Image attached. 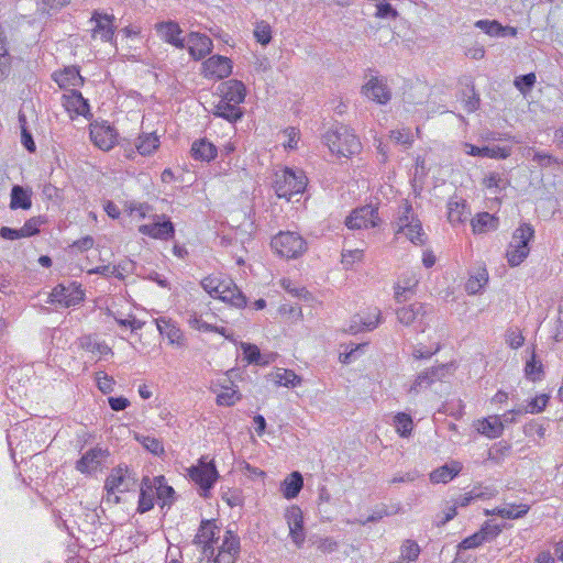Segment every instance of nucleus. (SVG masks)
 <instances>
[{
  "label": "nucleus",
  "instance_id": "f257e3e1",
  "mask_svg": "<svg viewBox=\"0 0 563 563\" xmlns=\"http://www.w3.org/2000/svg\"><path fill=\"white\" fill-rule=\"evenodd\" d=\"M330 152L338 156L350 157L360 153L362 144L354 131L347 125L338 124L329 129L322 136Z\"/></svg>",
  "mask_w": 563,
  "mask_h": 563
},
{
  "label": "nucleus",
  "instance_id": "f03ea898",
  "mask_svg": "<svg viewBox=\"0 0 563 563\" xmlns=\"http://www.w3.org/2000/svg\"><path fill=\"white\" fill-rule=\"evenodd\" d=\"M307 186V177L300 169L285 167L275 173L274 189L279 198L290 200L291 196L301 194Z\"/></svg>",
  "mask_w": 563,
  "mask_h": 563
},
{
  "label": "nucleus",
  "instance_id": "7ed1b4c3",
  "mask_svg": "<svg viewBox=\"0 0 563 563\" xmlns=\"http://www.w3.org/2000/svg\"><path fill=\"white\" fill-rule=\"evenodd\" d=\"M534 236V229L529 223H522L517 228L507 250V262L511 267L520 265L529 255V242Z\"/></svg>",
  "mask_w": 563,
  "mask_h": 563
},
{
  "label": "nucleus",
  "instance_id": "20e7f679",
  "mask_svg": "<svg viewBox=\"0 0 563 563\" xmlns=\"http://www.w3.org/2000/svg\"><path fill=\"white\" fill-rule=\"evenodd\" d=\"M274 252L283 258L294 260L307 251V242L296 232L282 231L271 242Z\"/></svg>",
  "mask_w": 563,
  "mask_h": 563
},
{
  "label": "nucleus",
  "instance_id": "39448f33",
  "mask_svg": "<svg viewBox=\"0 0 563 563\" xmlns=\"http://www.w3.org/2000/svg\"><path fill=\"white\" fill-rule=\"evenodd\" d=\"M188 475L199 486L200 496L203 498L209 497L210 490L219 478L214 462L205 455L198 460L197 465L188 468Z\"/></svg>",
  "mask_w": 563,
  "mask_h": 563
},
{
  "label": "nucleus",
  "instance_id": "423d86ee",
  "mask_svg": "<svg viewBox=\"0 0 563 563\" xmlns=\"http://www.w3.org/2000/svg\"><path fill=\"white\" fill-rule=\"evenodd\" d=\"M396 236L405 235L415 245H423L427 235L423 232L421 221L415 216L412 207L405 202L402 214L398 217L396 222Z\"/></svg>",
  "mask_w": 563,
  "mask_h": 563
},
{
  "label": "nucleus",
  "instance_id": "0eeeda50",
  "mask_svg": "<svg viewBox=\"0 0 563 563\" xmlns=\"http://www.w3.org/2000/svg\"><path fill=\"white\" fill-rule=\"evenodd\" d=\"M361 93L368 100L385 106L391 100V89L387 79L368 69L365 76V82L361 87Z\"/></svg>",
  "mask_w": 563,
  "mask_h": 563
},
{
  "label": "nucleus",
  "instance_id": "6e6552de",
  "mask_svg": "<svg viewBox=\"0 0 563 563\" xmlns=\"http://www.w3.org/2000/svg\"><path fill=\"white\" fill-rule=\"evenodd\" d=\"M153 222L139 227V232L152 239L168 241L175 235V228L165 214H154Z\"/></svg>",
  "mask_w": 563,
  "mask_h": 563
},
{
  "label": "nucleus",
  "instance_id": "1a4fd4ad",
  "mask_svg": "<svg viewBox=\"0 0 563 563\" xmlns=\"http://www.w3.org/2000/svg\"><path fill=\"white\" fill-rule=\"evenodd\" d=\"M378 209L366 205L355 209L345 220V225L351 230L368 229L378 225Z\"/></svg>",
  "mask_w": 563,
  "mask_h": 563
},
{
  "label": "nucleus",
  "instance_id": "9d476101",
  "mask_svg": "<svg viewBox=\"0 0 563 563\" xmlns=\"http://www.w3.org/2000/svg\"><path fill=\"white\" fill-rule=\"evenodd\" d=\"M220 528L212 520H202L195 536L194 543L201 548L203 556L210 559L214 556L213 543L218 539Z\"/></svg>",
  "mask_w": 563,
  "mask_h": 563
},
{
  "label": "nucleus",
  "instance_id": "9b49d317",
  "mask_svg": "<svg viewBox=\"0 0 563 563\" xmlns=\"http://www.w3.org/2000/svg\"><path fill=\"white\" fill-rule=\"evenodd\" d=\"M448 368V364H441L420 372L410 385L408 393L418 395L421 391L428 389L435 382L441 380L445 376Z\"/></svg>",
  "mask_w": 563,
  "mask_h": 563
},
{
  "label": "nucleus",
  "instance_id": "f8f14e48",
  "mask_svg": "<svg viewBox=\"0 0 563 563\" xmlns=\"http://www.w3.org/2000/svg\"><path fill=\"white\" fill-rule=\"evenodd\" d=\"M232 73V62L230 58L213 55L202 63L201 74L205 78L220 80L227 78Z\"/></svg>",
  "mask_w": 563,
  "mask_h": 563
},
{
  "label": "nucleus",
  "instance_id": "ddd939ff",
  "mask_svg": "<svg viewBox=\"0 0 563 563\" xmlns=\"http://www.w3.org/2000/svg\"><path fill=\"white\" fill-rule=\"evenodd\" d=\"M117 132L107 122H92L90 124V139L102 151L111 150L117 143Z\"/></svg>",
  "mask_w": 563,
  "mask_h": 563
},
{
  "label": "nucleus",
  "instance_id": "4468645a",
  "mask_svg": "<svg viewBox=\"0 0 563 563\" xmlns=\"http://www.w3.org/2000/svg\"><path fill=\"white\" fill-rule=\"evenodd\" d=\"M427 313L428 307L421 302H415L396 310L397 319L404 325H411L419 320V332H424L428 327V324L423 322Z\"/></svg>",
  "mask_w": 563,
  "mask_h": 563
},
{
  "label": "nucleus",
  "instance_id": "2eb2a0df",
  "mask_svg": "<svg viewBox=\"0 0 563 563\" xmlns=\"http://www.w3.org/2000/svg\"><path fill=\"white\" fill-rule=\"evenodd\" d=\"M240 538L231 530H227L217 555L212 556L214 563H234L240 553Z\"/></svg>",
  "mask_w": 563,
  "mask_h": 563
},
{
  "label": "nucleus",
  "instance_id": "dca6fc26",
  "mask_svg": "<svg viewBox=\"0 0 563 563\" xmlns=\"http://www.w3.org/2000/svg\"><path fill=\"white\" fill-rule=\"evenodd\" d=\"M285 519L289 528V537L297 548H301L306 539L301 509L298 506L288 507L285 512Z\"/></svg>",
  "mask_w": 563,
  "mask_h": 563
},
{
  "label": "nucleus",
  "instance_id": "f3484780",
  "mask_svg": "<svg viewBox=\"0 0 563 563\" xmlns=\"http://www.w3.org/2000/svg\"><path fill=\"white\" fill-rule=\"evenodd\" d=\"M211 389L217 394L216 402L219 406H233L241 398L234 383L228 377L213 382Z\"/></svg>",
  "mask_w": 563,
  "mask_h": 563
},
{
  "label": "nucleus",
  "instance_id": "a211bd4d",
  "mask_svg": "<svg viewBox=\"0 0 563 563\" xmlns=\"http://www.w3.org/2000/svg\"><path fill=\"white\" fill-rule=\"evenodd\" d=\"M49 298L52 303H59L67 308L80 303L85 298V294L79 287L57 285L53 288Z\"/></svg>",
  "mask_w": 563,
  "mask_h": 563
},
{
  "label": "nucleus",
  "instance_id": "6ab92c4d",
  "mask_svg": "<svg viewBox=\"0 0 563 563\" xmlns=\"http://www.w3.org/2000/svg\"><path fill=\"white\" fill-rule=\"evenodd\" d=\"M108 456L109 451L106 449H90L76 462V470L81 474H91L101 466Z\"/></svg>",
  "mask_w": 563,
  "mask_h": 563
},
{
  "label": "nucleus",
  "instance_id": "aec40b11",
  "mask_svg": "<svg viewBox=\"0 0 563 563\" xmlns=\"http://www.w3.org/2000/svg\"><path fill=\"white\" fill-rule=\"evenodd\" d=\"M218 89L220 91L221 98L231 101L239 107L244 101L246 96L245 85L236 79H230L222 82Z\"/></svg>",
  "mask_w": 563,
  "mask_h": 563
},
{
  "label": "nucleus",
  "instance_id": "412c9836",
  "mask_svg": "<svg viewBox=\"0 0 563 563\" xmlns=\"http://www.w3.org/2000/svg\"><path fill=\"white\" fill-rule=\"evenodd\" d=\"M90 23L92 24L91 31L93 32V35L98 33L102 35H113L118 27L113 14L99 11H93L90 18Z\"/></svg>",
  "mask_w": 563,
  "mask_h": 563
},
{
  "label": "nucleus",
  "instance_id": "4be33fe9",
  "mask_svg": "<svg viewBox=\"0 0 563 563\" xmlns=\"http://www.w3.org/2000/svg\"><path fill=\"white\" fill-rule=\"evenodd\" d=\"M475 428L478 433L487 437L488 439L499 438L504 432V423L497 415L477 420Z\"/></svg>",
  "mask_w": 563,
  "mask_h": 563
},
{
  "label": "nucleus",
  "instance_id": "5701e85b",
  "mask_svg": "<svg viewBox=\"0 0 563 563\" xmlns=\"http://www.w3.org/2000/svg\"><path fill=\"white\" fill-rule=\"evenodd\" d=\"M63 104L65 109L70 113L82 117H88L90 114L88 101L77 90L71 89L69 93L64 95Z\"/></svg>",
  "mask_w": 563,
  "mask_h": 563
},
{
  "label": "nucleus",
  "instance_id": "b1692460",
  "mask_svg": "<svg viewBox=\"0 0 563 563\" xmlns=\"http://www.w3.org/2000/svg\"><path fill=\"white\" fill-rule=\"evenodd\" d=\"M463 465L459 461H451L430 473V481L433 484H446L462 471Z\"/></svg>",
  "mask_w": 563,
  "mask_h": 563
},
{
  "label": "nucleus",
  "instance_id": "393cba45",
  "mask_svg": "<svg viewBox=\"0 0 563 563\" xmlns=\"http://www.w3.org/2000/svg\"><path fill=\"white\" fill-rule=\"evenodd\" d=\"M464 152L471 156L489 157V158H507L510 156L511 150L509 147L500 146H475L470 143L464 144Z\"/></svg>",
  "mask_w": 563,
  "mask_h": 563
},
{
  "label": "nucleus",
  "instance_id": "a878e982",
  "mask_svg": "<svg viewBox=\"0 0 563 563\" xmlns=\"http://www.w3.org/2000/svg\"><path fill=\"white\" fill-rule=\"evenodd\" d=\"M382 312L378 308H374L372 311L367 313L366 317L355 316L353 319V323L350 327V331L356 333L363 330L372 331L376 329L382 323Z\"/></svg>",
  "mask_w": 563,
  "mask_h": 563
},
{
  "label": "nucleus",
  "instance_id": "bb28decb",
  "mask_svg": "<svg viewBox=\"0 0 563 563\" xmlns=\"http://www.w3.org/2000/svg\"><path fill=\"white\" fill-rule=\"evenodd\" d=\"M471 216V211L467 208V205L464 200H457L455 198H451L448 202V220L451 224L456 225L464 223L468 217Z\"/></svg>",
  "mask_w": 563,
  "mask_h": 563
},
{
  "label": "nucleus",
  "instance_id": "cd10ccee",
  "mask_svg": "<svg viewBox=\"0 0 563 563\" xmlns=\"http://www.w3.org/2000/svg\"><path fill=\"white\" fill-rule=\"evenodd\" d=\"M32 207V190L20 185H14L10 195V209L29 210Z\"/></svg>",
  "mask_w": 563,
  "mask_h": 563
},
{
  "label": "nucleus",
  "instance_id": "c85d7f7f",
  "mask_svg": "<svg viewBox=\"0 0 563 563\" xmlns=\"http://www.w3.org/2000/svg\"><path fill=\"white\" fill-rule=\"evenodd\" d=\"M155 323L159 333L166 335L172 344L183 343V332L172 319L161 317L155 319Z\"/></svg>",
  "mask_w": 563,
  "mask_h": 563
},
{
  "label": "nucleus",
  "instance_id": "c756f323",
  "mask_svg": "<svg viewBox=\"0 0 563 563\" xmlns=\"http://www.w3.org/2000/svg\"><path fill=\"white\" fill-rule=\"evenodd\" d=\"M54 80L63 88L78 87L82 85L84 78L80 76L76 67H66L65 69L54 74Z\"/></svg>",
  "mask_w": 563,
  "mask_h": 563
},
{
  "label": "nucleus",
  "instance_id": "7c9ffc66",
  "mask_svg": "<svg viewBox=\"0 0 563 563\" xmlns=\"http://www.w3.org/2000/svg\"><path fill=\"white\" fill-rule=\"evenodd\" d=\"M213 114L223 118L229 122H236L243 115L241 107L223 98L214 106Z\"/></svg>",
  "mask_w": 563,
  "mask_h": 563
},
{
  "label": "nucleus",
  "instance_id": "2f4dec72",
  "mask_svg": "<svg viewBox=\"0 0 563 563\" xmlns=\"http://www.w3.org/2000/svg\"><path fill=\"white\" fill-rule=\"evenodd\" d=\"M418 283L419 280L413 273L404 276L395 287V299L398 302L408 300L415 294Z\"/></svg>",
  "mask_w": 563,
  "mask_h": 563
},
{
  "label": "nucleus",
  "instance_id": "473e14b6",
  "mask_svg": "<svg viewBox=\"0 0 563 563\" xmlns=\"http://www.w3.org/2000/svg\"><path fill=\"white\" fill-rule=\"evenodd\" d=\"M128 468L118 466L111 471L104 483L106 492H124L128 489Z\"/></svg>",
  "mask_w": 563,
  "mask_h": 563
},
{
  "label": "nucleus",
  "instance_id": "72a5a7b5",
  "mask_svg": "<svg viewBox=\"0 0 563 563\" xmlns=\"http://www.w3.org/2000/svg\"><path fill=\"white\" fill-rule=\"evenodd\" d=\"M189 54L194 59H201L212 51L211 37H188Z\"/></svg>",
  "mask_w": 563,
  "mask_h": 563
},
{
  "label": "nucleus",
  "instance_id": "f704fd0d",
  "mask_svg": "<svg viewBox=\"0 0 563 563\" xmlns=\"http://www.w3.org/2000/svg\"><path fill=\"white\" fill-rule=\"evenodd\" d=\"M221 300L224 302H229L230 305L236 308H243L246 305L245 296L230 278L225 280L224 291L221 296Z\"/></svg>",
  "mask_w": 563,
  "mask_h": 563
},
{
  "label": "nucleus",
  "instance_id": "c9c22d12",
  "mask_svg": "<svg viewBox=\"0 0 563 563\" xmlns=\"http://www.w3.org/2000/svg\"><path fill=\"white\" fill-rule=\"evenodd\" d=\"M191 155L195 159L210 162L217 156V147L211 142L201 139L192 143Z\"/></svg>",
  "mask_w": 563,
  "mask_h": 563
},
{
  "label": "nucleus",
  "instance_id": "e433bc0d",
  "mask_svg": "<svg viewBox=\"0 0 563 563\" xmlns=\"http://www.w3.org/2000/svg\"><path fill=\"white\" fill-rule=\"evenodd\" d=\"M303 486V479L299 472H292L282 484V492L285 498L292 499L298 496Z\"/></svg>",
  "mask_w": 563,
  "mask_h": 563
},
{
  "label": "nucleus",
  "instance_id": "4c0bfd02",
  "mask_svg": "<svg viewBox=\"0 0 563 563\" xmlns=\"http://www.w3.org/2000/svg\"><path fill=\"white\" fill-rule=\"evenodd\" d=\"M498 220L488 212H482L472 219L471 225L475 234L486 233L496 230Z\"/></svg>",
  "mask_w": 563,
  "mask_h": 563
},
{
  "label": "nucleus",
  "instance_id": "58836bf2",
  "mask_svg": "<svg viewBox=\"0 0 563 563\" xmlns=\"http://www.w3.org/2000/svg\"><path fill=\"white\" fill-rule=\"evenodd\" d=\"M159 146V139L155 133H144L139 136L135 147L141 155H151Z\"/></svg>",
  "mask_w": 563,
  "mask_h": 563
},
{
  "label": "nucleus",
  "instance_id": "ea45409f",
  "mask_svg": "<svg viewBox=\"0 0 563 563\" xmlns=\"http://www.w3.org/2000/svg\"><path fill=\"white\" fill-rule=\"evenodd\" d=\"M475 26L481 29L487 35H516L517 31L515 27H503L497 21L479 20L475 23Z\"/></svg>",
  "mask_w": 563,
  "mask_h": 563
},
{
  "label": "nucleus",
  "instance_id": "a19ab883",
  "mask_svg": "<svg viewBox=\"0 0 563 563\" xmlns=\"http://www.w3.org/2000/svg\"><path fill=\"white\" fill-rule=\"evenodd\" d=\"M274 380L277 385L285 387H296L301 383V378L294 371L285 368L275 372Z\"/></svg>",
  "mask_w": 563,
  "mask_h": 563
},
{
  "label": "nucleus",
  "instance_id": "79ce46f5",
  "mask_svg": "<svg viewBox=\"0 0 563 563\" xmlns=\"http://www.w3.org/2000/svg\"><path fill=\"white\" fill-rule=\"evenodd\" d=\"M134 438L137 442H140L143 445V448L146 451L151 452L152 454H154V455L164 454V452H165L164 445L159 439L151 437V435L139 434V433H135Z\"/></svg>",
  "mask_w": 563,
  "mask_h": 563
},
{
  "label": "nucleus",
  "instance_id": "37998d69",
  "mask_svg": "<svg viewBox=\"0 0 563 563\" xmlns=\"http://www.w3.org/2000/svg\"><path fill=\"white\" fill-rule=\"evenodd\" d=\"M394 423L400 437L407 438L411 434L413 421L408 413L398 412L394 418Z\"/></svg>",
  "mask_w": 563,
  "mask_h": 563
},
{
  "label": "nucleus",
  "instance_id": "c03bdc74",
  "mask_svg": "<svg viewBox=\"0 0 563 563\" xmlns=\"http://www.w3.org/2000/svg\"><path fill=\"white\" fill-rule=\"evenodd\" d=\"M79 344L81 349L92 353H98L100 355H107L112 353L111 349L106 343L98 342L92 336L89 335L81 338Z\"/></svg>",
  "mask_w": 563,
  "mask_h": 563
},
{
  "label": "nucleus",
  "instance_id": "a18cd8bd",
  "mask_svg": "<svg viewBox=\"0 0 563 563\" xmlns=\"http://www.w3.org/2000/svg\"><path fill=\"white\" fill-rule=\"evenodd\" d=\"M525 375L531 382H537L542 378L543 367L541 362L537 361L536 353L532 351L531 358L525 365Z\"/></svg>",
  "mask_w": 563,
  "mask_h": 563
},
{
  "label": "nucleus",
  "instance_id": "49530a36",
  "mask_svg": "<svg viewBox=\"0 0 563 563\" xmlns=\"http://www.w3.org/2000/svg\"><path fill=\"white\" fill-rule=\"evenodd\" d=\"M528 511L529 506L525 504L518 506L507 505L505 507H500V509L497 510V516L507 519H518L522 518Z\"/></svg>",
  "mask_w": 563,
  "mask_h": 563
},
{
  "label": "nucleus",
  "instance_id": "de8ad7c7",
  "mask_svg": "<svg viewBox=\"0 0 563 563\" xmlns=\"http://www.w3.org/2000/svg\"><path fill=\"white\" fill-rule=\"evenodd\" d=\"M188 324L190 325V328H192L195 330L203 331V332H218L228 338V335L225 334V328H218V327L211 325L208 322L203 321L200 316H197V314L190 316L188 319Z\"/></svg>",
  "mask_w": 563,
  "mask_h": 563
},
{
  "label": "nucleus",
  "instance_id": "09e8293b",
  "mask_svg": "<svg viewBox=\"0 0 563 563\" xmlns=\"http://www.w3.org/2000/svg\"><path fill=\"white\" fill-rule=\"evenodd\" d=\"M390 139L399 145L405 147H410L413 143V136L408 128H402L398 130L390 131Z\"/></svg>",
  "mask_w": 563,
  "mask_h": 563
},
{
  "label": "nucleus",
  "instance_id": "8fccbe9b",
  "mask_svg": "<svg viewBox=\"0 0 563 563\" xmlns=\"http://www.w3.org/2000/svg\"><path fill=\"white\" fill-rule=\"evenodd\" d=\"M506 343L514 350L521 347L525 343V336L518 327H511L505 334Z\"/></svg>",
  "mask_w": 563,
  "mask_h": 563
},
{
  "label": "nucleus",
  "instance_id": "3c124183",
  "mask_svg": "<svg viewBox=\"0 0 563 563\" xmlns=\"http://www.w3.org/2000/svg\"><path fill=\"white\" fill-rule=\"evenodd\" d=\"M549 398L550 397L547 394H540L536 396L528 402L525 412L539 413L543 411L549 402Z\"/></svg>",
  "mask_w": 563,
  "mask_h": 563
},
{
  "label": "nucleus",
  "instance_id": "603ef678",
  "mask_svg": "<svg viewBox=\"0 0 563 563\" xmlns=\"http://www.w3.org/2000/svg\"><path fill=\"white\" fill-rule=\"evenodd\" d=\"M241 347L243 350L244 357L246 358L247 363L252 364H265L266 362H262V356L260 349L250 343H242Z\"/></svg>",
  "mask_w": 563,
  "mask_h": 563
},
{
  "label": "nucleus",
  "instance_id": "864d4df0",
  "mask_svg": "<svg viewBox=\"0 0 563 563\" xmlns=\"http://www.w3.org/2000/svg\"><path fill=\"white\" fill-rule=\"evenodd\" d=\"M44 223L42 217H33L25 221L21 227V232L24 238L33 236L40 232V227Z\"/></svg>",
  "mask_w": 563,
  "mask_h": 563
},
{
  "label": "nucleus",
  "instance_id": "5fc2aeb1",
  "mask_svg": "<svg viewBox=\"0 0 563 563\" xmlns=\"http://www.w3.org/2000/svg\"><path fill=\"white\" fill-rule=\"evenodd\" d=\"M419 553L420 548L415 541L407 540L401 547V559L407 562L416 561Z\"/></svg>",
  "mask_w": 563,
  "mask_h": 563
},
{
  "label": "nucleus",
  "instance_id": "6e6d98bb",
  "mask_svg": "<svg viewBox=\"0 0 563 563\" xmlns=\"http://www.w3.org/2000/svg\"><path fill=\"white\" fill-rule=\"evenodd\" d=\"M155 30L158 35H168V36L180 35V33L183 32V30L180 29L178 23H176L174 21L156 23Z\"/></svg>",
  "mask_w": 563,
  "mask_h": 563
},
{
  "label": "nucleus",
  "instance_id": "4d7b16f0",
  "mask_svg": "<svg viewBox=\"0 0 563 563\" xmlns=\"http://www.w3.org/2000/svg\"><path fill=\"white\" fill-rule=\"evenodd\" d=\"M5 37H0V80L4 79L10 71V57L4 43Z\"/></svg>",
  "mask_w": 563,
  "mask_h": 563
},
{
  "label": "nucleus",
  "instance_id": "13d9d810",
  "mask_svg": "<svg viewBox=\"0 0 563 563\" xmlns=\"http://www.w3.org/2000/svg\"><path fill=\"white\" fill-rule=\"evenodd\" d=\"M486 537L479 530L472 536L465 538L460 544L457 545L459 550H468V549H475L483 543L487 542L485 540Z\"/></svg>",
  "mask_w": 563,
  "mask_h": 563
},
{
  "label": "nucleus",
  "instance_id": "bf43d9fd",
  "mask_svg": "<svg viewBox=\"0 0 563 563\" xmlns=\"http://www.w3.org/2000/svg\"><path fill=\"white\" fill-rule=\"evenodd\" d=\"M42 196L44 199L58 203L63 200V194L59 188L51 183H45L42 186Z\"/></svg>",
  "mask_w": 563,
  "mask_h": 563
},
{
  "label": "nucleus",
  "instance_id": "052dcab7",
  "mask_svg": "<svg viewBox=\"0 0 563 563\" xmlns=\"http://www.w3.org/2000/svg\"><path fill=\"white\" fill-rule=\"evenodd\" d=\"M96 380H97V386L101 393L110 394L113 391L115 382L111 376L101 372V373L97 374Z\"/></svg>",
  "mask_w": 563,
  "mask_h": 563
},
{
  "label": "nucleus",
  "instance_id": "680f3d73",
  "mask_svg": "<svg viewBox=\"0 0 563 563\" xmlns=\"http://www.w3.org/2000/svg\"><path fill=\"white\" fill-rule=\"evenodd\" d=\"M536 82V75L533 73L519 76L515 79V86L520 90L522 93H526L529 91Z\"/></svg>",
  "mask_w": 563,
  "mask_h": 563
},
{
  "label": "nucleus",
  "instance_id": "e2e57ef3",
  "mask_svg": "<svg viewBox=\"0 0 563 563\" xmlns=\"http://www.w3.org/2000/svg\"><path fill=\"white\" fill-rule=\"evenodd\" d=\"M484 185L488 189L500 191L506 187V181L498 173H490L484 178Z\"/></svg>",
  "mask_w": 563,
  "mask_h": 563
},
{
  "label": "nucleus",
  "instance_id": "0e129e2a",
  "mask_svg": "<svg viewBox=\"0 0 563 563\" xmlns=\"http://www.w3.org/2000/svg\"><path fill=\"white\" fill-rule=\"evenodd\" d=\"M283 133L287 137V141L284 143V147L287 150L297 148V145H298V142L300 139L299 130L294 126H290V128H287L286 130H284Z\"/></svg>",
  "mask_w": 563,
  "mask_h": 563
},
{
  "label": "nucleus",
  "instance_id": "69168bd1",
  "mask_svg": "<svg viewBox=\"0 0 563 563\" xmlns=\"http://www.w3.org/2000/svg\"><path fill=\"white\" fill-rule=\"evenodd\" d=\"M362 258H363V251L358 250V249L345 251L342 253V264L346 268L352 267L353 264L356 262H361Z\"/></svg>",
  "mask_w": 563,
  "mask_h": 563
},
{
  "label": "nucleus",
  "instance_id": "338daca9",
  "mask_svg": "<svg viewBox=\"0 0 563 563\" xmlns=\"http://www.w3.org/2000/svg\"><path fill=\"white\" fill-rule=\"evenodd\" d=\"M314 543L322 553H332L338 549V542L330 537L319 538Z\"/></svg>",
  "mask_w": 563,
  "mask_h": 563
},
{
  "label": "nucleus",
  "instance_id": "774afa93",
  "mask_svg": "<svg viewBox=\"0 0 563 563\" xmlns=\"http://www.w3.org/2000/svg\"><path fill=\"white\" fill-rule=\"evenodd\" d=\"M223 279L224 278L220 276H208L201 280V286L211 296V294L216 291L217 287H220Z\"/></svg>",
  "mask_w": 563,
  "mask_h": 563
}]
</instances>
